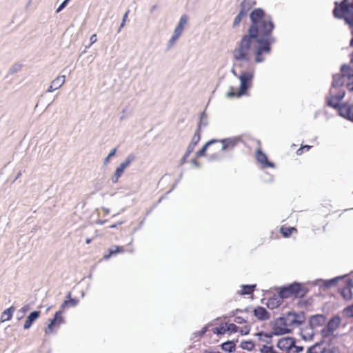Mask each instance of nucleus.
Masks as SVG:
<instances>
[{"mask_svg": "<svg viewBox=\"0 0 353 353\" xmlns=\"http://www.w3.org/2000/svg\"><path fill=\"white\" fill-rule=\"evenodd\" d=\"M252 25L248 33L255 39L257 46L254 50V61L257 63L265 60V56L271 52V44L275 42V39L271 35L274 27L270 17L265 16L264 11L257 8L250 14Z\"/></svg>", "mask_w": 353, "mask_h": 353, "instance_id": "nucleus-1", "label": "nucleus"}, {"mask_svg": "<svg viewBox=\"0 0 353 353\" xmlns=\"http://www.w3.org/2000/svg\"><path fill=\"white\" fill-rule=\"evenodd\" d=\"M341 74L333 75L329 94L326 97V103L328 106L336 109L340 116L353 122V105L340 104L345 94V90L342 88L345 81L347 90L353 91V68L345 64L341 66Z\"/></svg>", "mask_w": 353, "mask_h": 353, "instance_id": "nucleus-2", "label": "nucleus"}, {"mask_svg": "<svg viewBox=\"0 0 353 353\" xmlns=\"http://www.w3.org/2000/svg\"><path fill=\"white\" fill-rule=\"evenodd\" d=\"M254 43L256 42L251 34L248 33L243 35L236 47L232 50L234 59L239 63L250 62L252 52L254 54V50L257 46Z\"/></svg>", "mask_w": 353, "mask_h": 353, "instance_id": "nucleus-3", "label": "nucleus"}, {"mask_svg": "<svg viewBox=\"0 0 353 353\" xmlns=\"http://www.w3.org/2000/svg\"><path fill=\"white\" fill-rule=\"evenodd\" d=\"M333 14L336 18L343 19L350 28H353V0H343L340 4L335 2Z\"/></svg>", "mask_w": 353, "mask_h": 353, "instance_id": "nucleus-4", "label": "nucleus"}, {"mask_svg": "<svg viewBox=\"0 0 353 353\" xmlns=\"http://www.w3.org/2000/svg\"><path fill=\"white\" fill-rule=\"evenodd\" d=\"M254 70L253 68H250L248 70L243 71L241 74L238 77L240 81V88L238 92L234 90L232 88H230V90L227 93L226 96L228 98H232L234 97H241L246 94L247 90L252 85V81L254 78Z\"/></svg>", "mask_w": 353, "mask_h": 353, "instance_id": "nucleus-5", "label": "nucleus"}, {"mask_svg": "<svg viewBox=\"0 0 353 353\" xmlns=\"http://www.w3.org/2000/svg\"><path fill=\"white\" fill-rule=\"evenodd\" d=\"M307 293V290L299 283H293L281 288L279 290L280 296L283 299L292 296L303 297Z\"/></svg>", "mask_w": 353, "mask_h": 353, "instance_id": "nucleus-6", "label": "nucleus"}, {"mask_svg": "<svg viewBox=\"0 0 353 353\" xmlns=\"http://www.w3.org/2000/svg\"><path fill=\"white\" fill-rule=\"evenodd\" d=\"M285 323V325L291 332L294 327L301 325L305 320V313L289 312L286 314L281 316Z\"/></svg>", "mask_w": 353, "mask_h": 353, "instance_id": "nucleus-7", "label": "nucleus"}, {"mask_svg": "<svg viewBox=\"0 0 353 353\" xmlns=\"http://www.w3.org/2000/svg\"><path fill=\"white\" fill-rule=\"evenodd\" d=\"M341 323V319L339 316L335 315L332 317L325 325L321 330V335L323 338L328 337L334 334V332L338 329Z\"/></svg>", "mask_w": 353, "mask_h": 353, "instance_id": "nucleus-8", "label": "nucleus"}, {"mask_svg": "<svg viewBox=\"0 0 353 353\" xmlns=\"http://www.w3.org/2000/svg\"><path fill=\"white\" fill-rule=\"evenodd\" d=\"M272 327L274 335L279 336L290 332L281 316L275 319L272 324Z\"/></svg>", "mask_w": 353, "mask_h": 353, "instance_id": "nucleus-9", "label": "nucleus"}, {"mask_svg": "<svg viewBox=\"0 0 353 353\" xmlns=\"http://www.w3.org/2000/svg\"><path fill=\"white\" fill-rule=\"evenodd\" d=\"M327 322V318L323 314H315L310 317L308 321L309 325L316 332L318 328L323 327Z\"/></svg>", "mask_w": 353, "mask_h": 353, "instance_id": "nucleus-10", "label": "nucleus"}, {"mask_svg": "<svg viewBox=\"0 0 353 353\" xmlns=\"http://www.w3.org/2000/svg\"><path fill=\"white\" fill-rule=\"evenodd\" d=\"M251 5L250 3L247 1L246 0H244L241 3V9L239 12V14L235 17L234 22H233V27L235 28L238 26L241 21H242V19L247 16L248 12L251 9Z\"/></svg>", "mask_w": 353, "mask_h": 353, "instance_id": "nucleus-11", "label": "nucleus"}, {"mask_svg": "<svg viewBox=\"0 0 353 353\" xmlns=\"http://www.w3.org/2000/svg\"><path fill=\"white\" fill-rule=\"evenodd\" d=\"M240 141L239 137H230L221 140H218L217 143H221V151H231Z\"/></svg>", "mask_w": 353, "mask_h": 353, "instance_id": "nucleus-12", "label": "nucleus"}, {"mask_svg": "<svg viewBox=\"0 0 353 353\" xmlns=\"http://www.w3.org/2000/svg\"><path fill=\"white\" fill-rule=\"evenodd\" d=\"M201 139V133L195 132L190 143L188 145L186 152L184 154V156L181 159V164H184L186 161L187 158L189 157V155L193 152L195 146L197 145L199 141Z\"/></svg>", "mask_w": 353, "mask_h": 353, "instance_id": "nucleus-13", "label": "nucleus"}, {"mask_svg": "<svg viewBox=\"0 0 353 353\" xmlns=\"http://www.w3.org/2000/svg\"><path fill=\"white\" fill-rule=\"evenodd\" d=\"M328 351L327 343L321 340L310 346L307 350V353H327Z\"/></svg>", "mask_w": 353, "mask_h": 353, "instance_id": "nucleus-14", "label": "nucleus"}, {"mask_svg": "<svg viewBox=\"0 0 353 353\" xmlns=\"http://www.w3.org/2000/svg\"><path fill=\"white\" fill-rule=\"evenodd\" d=\"M64 323L63 318L62 316V311H57L53 319L51 320L50 324L48 326V329L46 330V333L48 334L49 332H52L54 326L59 327L61 324Z\"/></svg>", "mask_w": 353, "mask_h": 353, "instance_id": "nucleus-15", "label": "nucleus"}, {"mask_svg": "<svg viewBox=\"0 0 353 353\" xmlns=\"http://www.w3.org/2000/svg\"><path fill=\"white\" fill-rule=\"evenodd\" d=\"M316 334V331L313 330L309 325L301 330L300 335L301 339L305 341H312Z\"/></svg>", "mask_w": 353, "mask_h": 353, "instance_id": "nucleus-16", "label": "nucleus"}, {"mask_svg": "<svg viewBox=\"0 0 353 353\" xmlns=\"http://www.w3.org/2000/svg\"><path fill=\"white\" fill-rule=\"evenodd\" d=\"M134 160L135 155L134 154L128 155L125 159L119 164L115 172L121 176L125 169L127 168Z\"/></svg>", "mask_w": 353, "mask_h": 353, "instance_id": "nucleus-17", "label": "nucleus"}, {"mask_svg": "<svg viewBox=\"0 0 353 353\" xmlns=\"http://www.w3.org/2000/svg\"><path fill=\"white\" fill-rule=\"evenodd\" d=\"M294 343V340L290 337L282 338L279 340L277 347L281 350H286L287 352Z\"/></svg>", "mask_w": 353, "mask_h": 353, "instance_id": "nucleus-18", "label": "nucleus"}, {"mask_svg": "<svg viewBox=\"0 0 353 353\" xmlns=\"http://www.w3.org/2000/svg\"><path fill=\"white\" fill-rule=\"evenodd\" d=\"M256 158L263 167H274V163L268 161L267 156L261 150H257Z\"/></svg>", "mask_w": 353, "mask_h": 353, "instance_id": "nucleus-19", "label": "nucleus"}, {"mask_svg": "<svg viewBox=\"0 0 353 353\" xmlns=\"http://www.w3.org/2000/svg\"><path fill=\"white\" fill-rule=\"evenodd\" d=\"M254 315L260 321H265L270 319L269 312L263 307H257L254 310Z\"/></svg>", "mask_w": 353, "mask_h": 353, "instance_id": "nucleus-20", "label": "nucleus"}, {"mask_svg": "<svg viewBox=\"0 0 353 353\" xmlns=\"http://www.w3.org/2000/svg\"><path fill=\"white\" fill-rule=\"evenodd\" d=\"M40 311H33L27 317L26 321H25V323L23 325V328L25 330L29 329L32 323L39 317L40 316Z\"/></svg>", "mask_w": 353, "mask_h": 353, "instance_id": "nucleus-21", "label": "nucleus"}, {"mask_svg": "<svg viewBox=\"0 0 353 353\" xmlns=\"http://www.w3.org/2000/svg\"><path fill=\"white\" fill-rule=\"evenodd\" d=\"M188 18L187 15H185V14L182 15L179 19V21L176 27L175 28L173 33L180 36L184 29L185 26L188 23Z\"/></svg>", "mask_w": 353, "mask_h": 353, "instance_id": "nucleus-22", "label": "nucleus"}, {"mask_svg": "<svg viewBox=\"0 0 353 353\" xmlns=\"http://www.w3.org/2000/svg\"><path fill=\"white\" fill-rule=\"evenodd\" d=\"M283 299L280 296V294H279L278 296H274L268 299L266 305L268 308L273 310L278 307L281 304Z\"/></svg>", "mask_w": 353, "mask_h": 353, "instance_id": "nucleus-23", "label": "nucleus"}, {"mask_svg": "<svg viewBox=\"0 0 353 353\" xmlns=\"http://www.w3.org/2000/svg\"><path fill=\"white\" fill-rule=\"evenodd\" d=\"M14 311L15 308L13 306H11L9 308L4 310L1 314V321L4 322L10 320Z\"/></svg>", "mask_w": 353, "mask_h": 353, "instance_id": "nucleus-24", "label": "nucleus"}, {"mask_svg": "<svg viewBox=\"0 0 353 353\" xmlns=\"http://www.w3.org/2000/svg\"><path fill=\"white\" fill-rule=\"evenodd\" d=\"M353 287V283L352 281H348V287H345L343 288L341 291V294L342 296L345 300H349L352 298V292L350 287Z\"/></svg>", "mask_w": 353, "mask_h": 353, "instance_id": "nucleus-25", "label": "nucleus"}, {"mask_svg": "<svg viewBox=\"0 0 353 353\" xmlns=\"http://www.w3.org/2000/svg\"><path fill=\"white\" fill-rule=\"evenodd\" d=\"M208 121L207 114H206L205 112H203L201 114L200 121L199 122L197 129L195 132L200 133L201 128L206 127L208 125Z\"/></svg>", "mask_w": 353, "mask_h": 353, "instance_id": "nucleus-26", "label": "nucleus"}, {"mask_svg": "<svg viewBox=\"0 0 353 353\" xmlns=\"http://www.w3.org/2000/svg\"><path fill=\"white\" fill-rule=\"evenodd\" d=\"M218 143V139H212L210 141H209L208 142H207L202 148L201 150H199L196 153V157H201V156H203L205 155V152L208 149V148L213 144H215Z\"/></svg>", "mask_w": 353, "mask_h": 353, "instance_id": "nucleus-27", "label": "nucleus"}, {"mask_svg": "<svg viewBox=\"0 0 353 353\" xmlns=\"http://www.w3.org/2000/svg\"><path fill=\"white\" fill-rule=\"evenodd\" d=\"M65 78L64 75L57 77L51 82L52 86L57 90L60 88L65 83Z\"/></svg>", "mask_w": 353, "mask_h": 353, "instance_id": "nucleus-28", "label": "nucleus"}, {"mask_svg": "<svg viewBox=\"0 0 353 353\" xmlns=\"http://www.w3.org/2000/svg\"><path fill=\"white\" fill-rule=\"evenodd\" d=\"M121 252H123V247L115 245L112 248L109 250V254L107 255H104L103 258L108 260L112 255Z\"/></svg>", "mask_w": 353, "mask_h": 353, "instance_id": "nucleus-29", "label": "nucleus"}, {"mask_svg": "<svg viewBox=\"0 0 353 353\" xmlns=\"http://www.w3.org/2000/svg\"><path fill=\"white\" fill-rule=\"evenodd\" d=\"M221 347L222 350L225 352H232L235 350V343L231 341H228L223 343L221 345Z\"/></svg>", "mask_w": 353, "mask_h": 353, "instance_id": "nucleus-30", "label": "nucleus"}, {"mask_svg": "<svg viewBox=\"0 0 353 353\" xmlns=\"http://www.w3.org/2000/svg\"><path fill=\"white\" fill-rule=\"evenodd\" d=\"M256 285H243L241 294H250L254 291Z\"/></svg>", "mask_w": 353, "mask_h": 353, "instance_id": "nucleus-31", "label": "nucleus"}, {"mask_svg": "<svg viewBox=\"0 0 353 353\" xmlns=\"http://www.w3.org/2000/svg\"><path fill=\"white\" fill-rule=\"evenodd\" d=\"M79 303V301L76 299H70L68 300H65L63 302V303L61 305V308L64 309L65 307H68L70 304L72 307H75Z\"/></svg>", "mask_w": 353, "mask_h": 353, "instance_id": "nucleus-32", "label": "nucleus"}, {"mask_svg": "<svg viewBox=\"0 0 353 353\" xmlns=\"http://www.w3.org/2000/svg\"><path fill=\"white\" fill-rule=\"evenodd\" d=\"M241 347L243 350L251 351L254 347V344L252 341H242L241 343Z\"/></svg>", "mask_w": 353, "mask_h": 353, "instance_id": "nucleus-33", "label": "nucleus"}, {"mask_svg": "<svg viewBox=\"0 0 353 353\" xmlns=\"http://www.w3.org/2000/svg\"><path fill=\"white\" fill-rule=\"evenodd\" d=\"M30 307L28 305H26L22 307L17 312V318L18 320H21L23 318L25 314L29 310Z\"/></svg>", "mask_w": 353, "mask_h": 353, "instance_id": "nucleus-34", "label": "nucleus"}, {"mask_svg": "<svg viewBox=\"0 0 353 353\" xmlns=\"http://www.w3.org/2000/svg\"><path fill=\"white\" fill-rule=\"evenodd\" d=\"M339 277H336L330 280H319L318 281L323 283V285L325 288H330L334 285H335L339 280Z\"/></svg>", "mask_w": 353, "mask_h": 353, "instance_id": "nucleus-35", "label": "nucleus"}, {"mask_svg": "<svg viewBox=\"0 0 353 353\" xmlns=\"http://www.w3.org/2000/svg\"><path fill=\"white\" fill-rule=\"evenodd\" d=\"M257 335L259 337V339L263 342H265L267 343H269L271 340V336H270L268 334L263 333V332H259Z\"/></svg>", "mask_w": 353, "mask_h": 353, "instance_id": "nucleus-36", "label": "nucleus"}, {"mask_svg": "<svg viewBox=\"0 0 353 353\" xmlns=\"http://www.w3.org/2000/svg\"><path fill=\"white\" fill-rule=\"evenodd\" d=\"M294 228H281V232L285 237L290 236L293 231H295Z\"/></svg>", "mask_w": 353, "mask_h": 353, "instance_id": "nucleus-37", "label": "nucleus"}, {"mask_svg": "<svg viewBox=\"0 0 353 353\" xmlns=\"http://www.w3.org/2000/svg\"><path fill=\"white\" fill-rule=\"evenodd\" d=\"M303 350V346H297L295 343L291 346L289 351L286 353H300Z\"/></svg>", "mask_w": 353, "mask_h": 353, "instance_id": "nucleus-38", "label": "nucleus"}, {"mask_svg": "<svg viewBox=\"0 0 353 353\" xmlns=\"http://www.w3.org/2000/svg\"><path fill=\"white\" fill-rule=\"evenodd\" d=\"M261 353H276V350L274 349L272 346H268L266 345H263L260 350Z\"/></svg>", "mask_w": 353, "mask_h": 353, "instance_id": "nucleus-39", "label": "nucleus"}, {"mask_svg": "<svg viewBox=\"0 0 353 353\" xmlns=\"http://www.w3.org/2000/svg\"><path fill=\"white\" fill-rule=\"evenodd\" d=\"M343 314L347 317H353V303L343 310Z\"/></svg>", "mask_w": 353, "mask_h": 353, "instance_id": "nucleus-40", "label": "nucleus"}, {"mask_svg": "<svg viewBox=\"0 0 353 353\" xmlns=\"http://www.w3.org/2000/svg\"><path fill=\"white\" fill-rule=\"evenodd\" d=\"M179 37L180 36L173 33L171 39L169 40L167 44V48L170 49L176 43Z\"/></svg>", "mask_w": 353, "mask_h": 353, "instance_id": "nucleus-41", "label": "nucleus"}, {"mask_svg": "<svg viewBox=\"0 0 353 353\" xmlns=\"http://www.w3.org/2000/svg\"><path fill=\"white\" fill-rule=\"evenodd\" d=\"M116 152H117V148H116L110 151V152L109 153L108 157L104 159L103 164L105 165H108L109 163L110 158L112 157L113 156H114Z\"/></svg>", "mask_w": 353, "mask_h": 353, "instance_id": "nucleus-42", "label": "nucleus"}, {"mask_svg": "<svg viewBox=\"0 0 353 353\" xmlns=\"http://www.w3.org/2000/svg\"><path fill=\"white\" fill-rule=\"evenodd\" d=\"M226 330L232 333L236 332L239 329V327L234 323L226 324Z\"/></svg>", "mask_w": 353, "mask_h": 353, "instance_id": "nucleus-43", "label": "nucleus"}, {"mask_svg": "<svg viewBox=\"0 0 353 353\" xmlns=\"http://www.w3.org/2000/svg\"><path fill=\"white\" fill-rule=\"evenodd\" d=\"M70 0H65L63 1L60 5L58 7V8L56 10V12L57 13H59L63 9H64L66 6L68 5V2L70 1Z\"/></svg>", "mask_w": 353, "mask_h": 353, "instance_id": "nucleus-44", "label": "nucleus"}, {"mask_svg": "<svg viewBox=\"0 0 353 353\" xmlns=\"http://www.w3.org/2000/svg\"><path fill=\"white\" fill-rule=\"evenodd\" d=\"M121 177V175L119 174L118 173H117L116 172H114V175L112 176L111 178V181L113 183H116L118 182L119 181V179Z\"/></svg>", "mask_w": 353, "mask_h": 353, "instance_id": "nucleus-45", "label": "nucleus"}, {"mask_svg": "<svg viewBox=\"0 0 353 353\" xmlns=\"http://www.w3.org/2000/svg\"><path fill=\"white\" fill-rule=\"evenodd\" d=\"M225 331V329L223 327H216L214 330V333H217V334H223Z\"/></svg>", "mask_w": 353, "mask_h": 353, "instance_id": "nucleus-46", "label": "nucleus"}, {"mask_svg": "<svg viewBox=\"0 0 353 353\" xmlns=\"http://www.w3.org/2000/svg\"><path fill=\"white\" fill-rule=\"evenodd\" d=\"M90 44L89 47L91 46L93 43L97 42V34H93L92 35H91V37L90 38Z\"/></svg>", "mask_w": 353, "mask_h": 353, "instance_id": "nucleus-47", "label": "nucleus"}, {"mask_svg": "<svg viewBox=\"0 0 353 353\" xmlns=\"http://www.w3.org/2000/svg\"><path fill=\"white\" fill-rule=\"evenodd\" d=\"M19 69H20L19 65H14L12 67V68L10 70V72L12 74H14V73L17 72L18 70H19Z\"/></svg>", "mask_w": 353, "mask_h": 353, "instance_id": "nucleus-48", "label": "nucleus"}, {"mask_svg": "<svg viewBox=\"0 0 353 353\" xmlns=\"http://www.w3.org/2000/svg\"><path fill=\"white\" fill-rule=\"evenodd\" d=\"M128 11L125 13V14H124V16L123 17L122 22L121 23V28H123L124 27L126 19L128 17Z\"/></svg>", "mask_w": 353, "mask_h": 353, "instance_id": "nucleus-49", "label": "nucleus"}, {"mask_svg": "<svg viewBox=\"0 0 353 353\" xmlns=\"http://www.w3.org/2000/svg\"><path fill=\"white\" fill-rule=\"evenodd\" d=\"M235 322L239 323V324H241L244 322V320L242 317H240V316H237L236 317L235 319Z\"/></svg>", "mask_w": 353, "mask_h": 353, "instance_id": "nucleus-50", "label": "nucleus"}, {"mask_svg": "<svg viewBox=\"0 0 353 353\" xmlns=\"http://www.w3.org/2000/svg\"><path fill=\"white\" fill-rule=\"evenodd\" d=\"M210 159L211 160H217L219 159V156L217 154H213L210 156Z\"/></svg>", "mask_w": 353, "mask_h": 353, "instance_id": "nucleus-51", "label": "nucleus"}, {"mask_svg": "<svg viewBox=\"0 0 353 353\" xmlns=\"http://www.w3.org/2000/svg\"><path fill=\"white\" fill-rule=\"evenodd\" d=\"M208 327H204L201 331H199V336H203L207 332Z\"/></svg>", "mask_w": 353, "mask_h": 353, "instance_id": "nucleus-52", "label": "nucleus"}, {"mask_svg": "<svg viewBox=\"0 0 353 353\" xmlns=\"http://www.w3.org/2000/svg\"><path fill=\"white\" fill-rule=\"evenodd\" d=\"M192 165H193L194 167H196V168H199V162H198L196 160H195V159H192Z\"/></svg>", "mask_w": 353, "mask_h": 353, "instance_id": "nucleus-53", "label": "nucleus"}, {"mask_svg": "<svg viewBox=\"0 0 353 353\" xmlns=\"http://www.w3.org/2000/svg\"><path fill=\"white\" fill-rule=\"evenodd\" d=\"M303 148H305V149H307V150H308L310 148V146H309V145H304L302 148H300V149H299V150H298V151H297V154H301V153L300 152V151H301L302 149H303Z\"/></svg>", "mask_w": 353, "mask_h": 353, "instance_id": "nucleus-54", "label": "nucleus"}, {"mask_svg": "<svg viewBox=\"0 0 353 353\" xmlns=\"http://www.w3.org/2000/svg\"><path fill=\"white\" fill-rule=\"evenodd\" d=\"M57 90V89H55V88H54V86H52V84L51 83V84H50V85L49 86V88H48V90H47V91H48V92H53V91H54V90Z\"/></svg>", "mask_w": 353, "mask_h": 353, "instance_id": "nucleus-55", "label": "nucleus"}, {"mask_svg": "<svg viewBox=\"0 0 353 353\" xmlns=\"http://www.w3.org/2000/svg\"><path fill=\"white\" fill-rule=\"evenodd\" d=\"M32 2V0H28L27 3H26V8H25L28 9L30 6Z\"/></svg>", "mask_w": 353, "mask_h": 353, "instance_id": "nucleus-56", "label": "nucleus"}, {"mask_svg": "<svg viewBox=\"0 0 353 353\" xmlns=\"http://www.w3.org/2000/svg\"><path fill=\"white\" fill-rule=\"evenodd\" d=\"M106 223V220H98L97 221V223L99 225H103Z\"/></svg>", "mask_w": 353, "mask_h": 353, "instance_id": "nucleus-57", "label": "nucleus"}, {"mask_svg": "<svg viewBox=\"0 0 353 353\" xmlns=\"http://www.w3.org/2000/svg\"><path fill=\"white\" fill-rule=\"evenodd\" d=\"M102 210L104 211L105 214H108L110 212V210L105 208H102Z\"/></svg>", "mask_w": 353, "mask_h": 353, "instance_id": "nucleus-58", "label": "nucleus"}, {"mask_svg": "<svg viewBox=\"0 0 353 353\" xmlns=\"http://www.w3.org/2000/svg\"><path fill=\"white\" fill-rule=\"evenodd\" d=\"M157 7V6L156 5L152 6L151 8H150V12H154L156 10Z\"/></svg>", "mask_w": 353, "mask_h": 353, "instance_id": "nucleus-59", "label": "nucleus"}, {"mask_svg": "<svg viewBox=\"0 0 353 353\" xmlns=\"http://www.w3.org/2000/svg\"><path fill=\"white\" fill-rule=\"evenodd\" d=\"M232 73L236 77H238L239 76L237 75L236 71L233 69L232 70Z\"/></svg>", "mask_w": 353, "mask_h": 353, "instance_id": "nucleus-60", "label": "nucleus"}, {"mask_svg": "<svg viewBox=\"0 0 353 353\" xmlns=\"http://www.w3.org/2000/svg\"><path fill=\"white\" fill-rule=\"evenodd\" d=\"M91 241H92V239H87L85 240V243H86L87 244H89Z\"/></svg>", "mask_w": 353, "mask_h": 353, "instance_id": "nucleus-61", "label": "nucleus"}, {"mask_svg": "<svg viewBox=\"0 0 353 353\" xmlns=\"http://www.w3.org/2000/svg\"><path fill=\"white\" fill-rule=\"evenodd\" d=\"M350 60H351V63H353V52L350 54Z\"/></svg>", "mask_w": 353, "mask_h": 353, "instance_id": "nucleus-62", "label": "nucleus"}, {"mask_svg": "<svg viewBox=\"0 0 353 353\" xmlns=\"http://www.w3.org/2000/svg\"><path fill=\"white\" fill-rule=\"evenodd\" d=\"M194 335L196 337H197V336H199V332H197L194 333Z\"/></svg>", "mask_w": 353, "mask_h": 353, "instance_id": "nucleus-63", "label": "nucleus"}, {"mask_svg": "<svg viewBox=\"0 0 353 353\" xmlns=\"http://www.w3.org/2000/svg\"><path fill=\"white\" fill-rule=\"evenodd\" d=\"M67 298H68V299H72L71 298V293L70 292L68 293Z\"/></svg>", "mask_w": 353, "mask_h": 353, "instance_id": "nucleus-64", "label": "nucleus"}]
</instances>
